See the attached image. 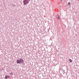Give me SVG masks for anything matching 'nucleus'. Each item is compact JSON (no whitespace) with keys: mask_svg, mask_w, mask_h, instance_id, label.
<instances>
[{"mask_svg":"<svg viewBox=\"0 0 79 79\" xmlns=\"http://www.w3.org/2000/svg\"><path fill=\"white\" fill-rule=\"evenodd\" d=\"M69 61H70V63H72V62H73V60H71V59H70L69 60Z\"/></svg>","mask_w":79,"mask_h":79,"instance_id":"39448f33","label":"nucleus"},{"mask_svg":"<svg viewBox=\"0 0 79 79\" xmlns=\"http://www.w3.org/2000/svg\"><path fill=\"white\" fill-rule=\"evenodd\" d=\"M61 1H62V0H61Z\"/></svg>","mask_w":79,"mask_h":79,"instance_id":"0eeeda50","label":"nucleus"},{"mask_svg":"<svg viewBox=\"0 0 79 79\" xmlns=\"http://www.w3.org/2000/svg\"><path fill=\"white\" fill-rule=\"evenodd\" d=\"M23 60L22 59H20L19 60H18L17 61V63H18V64H21V63H23Z\"/></svg>","mask_w":79,"mask_h":79,"instance_id":"f257e3e1","label":"nucleus"},{"mask_svg":"<svg viewBox=\"0 0 79 79\" xmlns=\"http://www.w3.org/2000/svg\"><path fill=\"white\" fill-rule=\"evenodd\" d=\"M10 77V76H7V75H6V76L5 77V79H7V78H9V77Z\"/></svg>","mask_w":79,"mask_h":79,"instance_id":"20e7f679","label":"nucleus"},{"mask_svg":"<svg viewBox=\"0 0 79 79\" xmlns=\"http://www.w3.org/2000/svg\"><path fill=\"white\" fill-rule=\"evenodd\" d=\"M30 1V0H23V4L24 5H26L27 4V3H29V2Z\"/></svg>","mask_w":79,"mask_h":79,"instance_id":"f03ea898","label":"nucleus"},{"mask_svg":"<svg viewBox=\"0 0 79 79\" xmlns=\"http://www.w3.org/2000/svg\"><path fill=\"white\" fill-rule=\"evenodd\" d=\"M56 19H60V16L58 15H56Z\"/></svg>","mask_w":79,"mask_h":79,"instance_id":"7ed1b4c3","label":"nucleus"},{"mask_svg":"<svg viewBox=\"0 0 79 79\" xmlns=\"http://www.w3.org/2000/svg\"><path fill=\"white\" fill-rule=\"evenodd\" d=\"M68 5H69V6H70V5H71V3H70V2H69L68 3Z\"/></svg>","mask_w":79,"mask_h":79,"instance_id":"423d86ee","label":"nucleus"}]
</instances>
